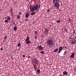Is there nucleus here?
<instances>
[{"mask_svg": "<svg viewBox=\"0 0 76 76\" xmlns=\"http://www.w3.org/2000/svg\"><path fill=\"white\" fill-rule=\"evenodd\" d=\"M29 7V9H30V12H35V11H36L38 9V4H36L35 5H34L33 7L32 5H30Z\"/></svg>", "mask_w": 76, "mask_h": 76, "instance_id": "f257e3e1", "label": "nucleus"}, {"mask_svg": "<svg viewBox=\"0 0 76 76\" xmlns=\"http://www.w3.org/2000/svg\"><path fill=\"white\" fill-rule=\"evenodd\" d=\"M46 42L48 45L47 46H48L49 47H50V46L51 47L50 48L53 47L52 45H53V43L52 39L47 40Z\"/></svg>", "mask_w": 76, "mask_h": 76, "instance_id": "f03ea898", "label": "nucleus"}, {"mask_svg": "<svg viewBox=\"0 0 76 76\" xmlns=\"http://www.w3.org/2000/svg\"><path fill=\"white\" fill-rule=\"evenodd\" d=\"M53 3H55L54 6L56 7H59V6H60L59 0H53Z\"/></svg>", "mask_w": 76, "mask_h": 76, "instance_id": "7ed1b4c3", "label": "nucleus"}, {"mask_svg": "<svg viewBox=\"0 0 76 76\" xmlns=\"http://www.w3.org/2000/svg\"><path fill=\"white\" fill-rule=\"evenodd\" d=\"M30 39H25V42L27 44H31V40H29Z\"/></svg>", "mask_w": 76, "mask_h": 76, "instance_id": "20e7f679", "label": "nucleus"}, {"mask_svg": "<svg viewBox=\"0 0 76 76\" xmlns=\"http://www.w3.org/2000/svg\"><path fill=\"white\" fill-rule=\"evenodd\" d=\"M49 29L48 28H46L45 31H44V34H48L49 33Z\"/></svg>", "mask_w": 76, "mask_h": 76, "instance_id": "39448f33", "label": "nucleus"}, {"mask_svg": "<svg viewBox=\"0 0 76 76\" xmlns=\"http://www.w3.org/2000/svg\"><path fill=\"white\" fill-rule=\"evenodd\" d=\"M58 53H60V52L63 50V48L62 46L61 47H59V48H58Z\"/></svg>", "mask_w": 76, "mask_h": 76, "instance_id": "423d86ee", "label": "nucleus"}, {"mask_svg": "<svg viewBox=\"0 0 76 76\" xmlns=\"http://www.w3.org/2000/svg\"><path fill=\"white\" fill-rule=\"evenodd\" d=\"M32 62L34 63H37L38 62V61L37 59L34 58L32 60Z\"/></svg>", "mask_w": 76, "mask_h": 76, "instance_id": "0eeeda50", "label": "nucleus"}, {"mask_svg": "<svg viewBox=\"0 0 76 76\" xmlns=\"http://www.w3.org/2000/svg\"><path fill=\"white\" fill-rule=\"evenodd\" d=\"M72 42H71V44H74L76 43V39H72Z\"/></svg>", "mask_w": 76, "mask_h": 76, "instance_id": "6e6552de", "label": "nucleus"}, {"mask_svg": "<svg viewBox=\"0 0 76 76\" xmlns=\"http://www.w3.org/2000/svg\"><path fill=\"white\" fill-rule=\"evenodd\" d=\"M67 74H68V73L66 71H64L63 72V75H67Z\"/></svg>", "mask_w": 76, "mask_h": 76, "instance_id": "1a4fd4ad", "label": "nucleus"}, {"mask_svg": "<svg viewBox=\"0 0 76 76\" xmlns=\"http://www.w3.org/2000/svg\"><path fill=\"white\" fill-rule=\"evenodd\" d=\"M74 57H75V53H72L71 56H70V57L74 58Z\"/></svg>", "mask_w": 76, "mask_h": 76, "instance_id": "9d476101", "label": "nucleus"}, {"mask_svg": "<svg viewBox=\"0 0 76 76\" xmlns=\"http://www.w3.org/2000/svg\"><path fill=\"white\" fill-rule=\"evenodd\" d=\"M29 13H27L25 15V17L26 18H28V17H29Z\"/></svg>", "mask_w": 76, "mask_h": 76, "instance_id": "9b49d317", "label": "nucleus"}, {"mask_svg": "<svg viewBox=\"0 0 76 76\" xmlns=\"http://www.w3.org/2000/svg\"><path fill=\"white\" fill-rule=\"evenodd\" d=\"M38 48L39 49H41V50H43V48L41 47V46H38Z\"/></svg>", "mask_w": 76, "mask_h": 76, "instance_id": "f8f14e48", "label": "nucleus"}, {"mask_svg": "<svg viewBox=\"0 0 76 76\" xmlns=\"http://www.w3.org/2000/svg\"><path fill=\"white\" fill-rule=\"evenodd\" d=\"M17 30V26H15L14 28V31H16Z\"/></svg>", "mask_w": 76, "mask_h": 76, "instance_id": "ddd939ff", "label": "nucleus"}, {"mask_svg": "<svg viewBox=\"0 0 76 76\" xmlns=\"http://www.w3.org/2000/svg\"><path fill=\"white\" fill-rule=\"evenodd\" d=\"M67 52L66 51H65L64 53V56H66L67 55Z\"/></svg>", "mask_w": 76, "mask_h": 76, "instance_id": "4468645a", "label": "nucleus"}, {"mask_svg": "<svg viewBox=\"0 0 76 76\" xmlns=\"http://www.w3.org/2000/svg\"><path fill=\"white\" fill-rule=\"evenodd\" d=\"M35 12H33L32 13H31V15H33V16H34V15H35Z\"/></svg>", "mask_w": 76, "mask_h": 76, "instance_id": "2eb2a0df", "label": "nucleus"}, {"mask_svg": "<svg viewBox=\"0 0 76 76\" xmlns=\"http://www.w3.org/2000/svg\"><path fill=\"white\" fill-rule=\"evenodd\" d=\"M37 71L38 73V74H39L41 72L40 71V70H39V69H37Z\"/></svg>", "mask_w": 76, "mask_h": 76, "instance_id": "dca6fc26", "label": "nucleus"}, {"mask_svg": "<svg viewBox=\"0 0 76 76\" xmlns=\"http://www.w3.org/2000/svg\"><path fill=\"white\" fill-rule=\"evenodd\" d=\"M58 50V49L57 48L54 51V52H57Z\"/></svg>", "mask_w": 76, "mask_h": 76, "instance_id": "f3484780", "label": "nucleus"}, {"mask_svg": "<svg viewBox=\"0 0 76 76\" xmlns=\"http://www.w3.org/2000/svg\"><path fill=\"white\" fill-rule=\"evenodd\" d=\"M11 19V18L10 17H7V19L8 20H10L11 19Z\"/></svg>", "mask_w": 76, "mask_h": 76, "instance_id": "a211bd4d", "label": "nucleus"}, {"mask_svg": "<svg viewBox=\"0 0 76 76\" xmlns=\"http://www.w3.org/2000/svg\"><path fill=\"white\" fill-rule=\"evenodd\" d=\"M20 15H17V18L18 19L20 18Z\"/></svg>", "mask_w": 76, "mask_h": 76, "instance_id": "6ab92c4d", "label": "nucleus"}, {"mask_svg": "<svg viewBox=\"0 0 76 76\" xmlns=\"http://www.w3.org/2000/svg\"><path fill=\"white\" fill-rule=\"evenodd\" d=\"M65 31L66 33H67L68 32V31H67V29H65Z\"/></svg>", "mask_w": 76, "mask_h": 76, "instance_id": "aec40b11", "label": "nucleus"}, {"mask_svg": "<svg viewBox=\"0 0 76 76\" xmlns=\"http://www.w3.org/2000/svg\"><path fill=\"white\" fill-rule=\"evenodd\" d=\"M18 47H20V43H18Z\"/></svg>", "mask_w": 76, "mask_h": 76, "instance_id": "412c9836", "label": "nucleus"}, {"mask_svg": "<svg viewBox=\"0 0 76 76\" xmlns=\"http://www.w3.org/2000/svg\"><path fill=\"white\" fill-rule=\"evenodd\" d=\"M56 22H57V23H60V20H57Z\"/></svg>", "mask_w": 76, "mask_h": 76, "instance_id": "4be33fe9", "label": "nucleus"}, {"mask_svg": "<svg viewBox=\"0 0 76 76\" xmlns=\"http://www.w3.org/2000/svg\"><path fill=\"white\" fill-rule=\"evenodd\" d=\"M40 53L41 54H44V52L43 51L40 52Z\"/></svg>", "mask_w": 76, "mask_h": 76, "instance_id": "5701e85b", "label": "nucleus"}, {"mask_svg": "<svg viewBox=\"0 0 76 76\" xmlns=\"http://www.w3.org/2000/svg\"><path fill=\"white\" fill-rule=\"evenodd\" d=\"M26 39H29V36L28 35L27 36Z\"/></svg>", "mask_w": 76, "mask_h": 76, "instance_id": "b1692460", "label": "nucleus"}, {"mask_svg": "<svg viewBox=\"0 0 76 76\" xmlns=\"http://www.w3.org/2000/svg\"><path fill=\"white\" fill-rule=\"evenodd\" d=\"M9 22V21L8 20H5V22Z\"/></svg>", "mask_w": 76, "mask_h": 76, "instance_id": "393cba45", "label": "nucleus"}, {"mask_svg": "<svg viewBox=\"0 0 76 76\" xmlns=\"http://www.w3.org/2000/svg\"><path fill=\"white\" fill-rule=\"evenodd\" d=\"M7 38V36H5V37H4V39H6V38Z\"/></svg>", "mask_w": 76, "mask_h": 76, "instance_id": "a878e982", "label": "nucleus"}, {"mask_svg": "<svg viewBox=\"0 0 76 76\" xmlns=\"http://www.w3.org/2000/svg\"><path fill=\"white\" fill-rule=\"evenodd\" d=\"M50 10L48 9L47 10V12H50Z\"/></svg>", "mask_w": 76, "mask_h": 76, "instance_id": "bb28decb", "label": "nucleus"}, {"mask_svg": "<svg viewBox=\"0 0 76 76\" xmlns=\"http://www.w3.org/2000/svg\"><path fill=\"white\" fill-rule=\"evenodd\" d=\"M37 67L36 66H35V67H34V69H35V70H36L37 69Z\"/></svg>", "mask_w": 76, "mask_h": 76, "instance_id": "cd10ccee", "label": "nucleus"}, {"mask_svg": "<svg viewBox=\"0 0 76 76\" xmlns=\"http://www.w3.org/2000/svg\"><path fill=\"white\" fill-rule=\"evenodd\" d=\"M73 34H76V32L75 31H73Z\"/></svg>", "mask_w": 76, "mask_h": 76, "instance_id": "c85d7f7f", "label": "nucleus"}, {"mask_svg": "<svg viewBox=\"0 0 76 76\" xmlns=\"http://www.w3.org/2000/svg\"><path fill=\"white\" fill-rule=\"evenodd\" d=\"M34 37L35 39H37V36Z\"/></svg>", "mask_w": 76, "mask_h": 76, "instance_id": "c756f323", "label": "nucleus"}, {"mask_svg": "<svg viewBox=\"0 0 76 76\" xmlns=\"http://www.w3.org/2000/svg\"><path fill=\"white\" fill-rule=\"evenodd\" d=\"M18 14H19V15H21V12H19V13Z\"/></svg>", "mask_w": 76, "mask_h": 76, "instance_id": "7c9ffc66", "label": "nucleus"}, {"mask_svg": "<svg viewBox=\"0 0 76 76\" xmlns=\"http://www.w3.org/2000/svg\"><path fill=\"white\" fill-rule=\"evenodd\" d=\"M23 57H25V55H23Z\"/></svg>", "mask_w": 76, "mask_h": 76, "instance_id": "2f4dec72", "label": "nucleus"}, {"mask_svg": "<svg viewBox=\"0 0 76 76\" xmlns=\"http://www.w3.org/2000/svg\"><path fill=\"white\" fill-rule=\"evenodd\" d=\"M27 57L28 58H29L31 57V56H28Z\"/></svg>", "mask_w": 76, "mask_h": 76, "instance_id": "473e14b6", "label": "nucleus"}, {"mask_svg": "<svg viewBox=\"0 0 76 76\" xmlns=\"http://www.w3.org/2000/svg\"><path fill=\"white\" fill-rule=\"evenodd\" d=\"M28 19H27L25 20V21H28Z\"/></svg>", "mask_w": 76, "mask_h": 76, "instance_id": "72a5a7b5", "label": "nucleus"}, {"mask_svg": "<svg viewBox=\"0 0 76 76\" xmlns=\"http://www.w3.org/2000/svg\"><path fill=\"white\" fill-rule=\"evenodd\" d=\"M3 50V48H1V50Z\"/></svg>", "mask_w": 76, "mask_h": 76, "instance_id": "f704fd0d", "label": "nucleus"}, {"mask_svg": "<svg viewBox=\"0 0 76 76\" xmlns=\"http://www.w3.org/2000/svg\"><path fill=\"white\" fill-rule=\"evenodd\" d=\"M34 33H35V34H37V31H35V32H34Z\"/></svg>", "mask_w": 76, "mask_h": 76, "instance_id": "c9c22d12", "label": "nucleus"}, {"mask_svg": "<svg viewBox=\"0 0 76 76\" xmlns=\"http://www.w3.org/2000/svg\"><path fill=\"white\" fill-rule=\"evenodd\" d=\"M34 67H36V65L35 66V65H33Z\"/></svg>", "mask_w": 76, "mask_h": 76, "instance_id": "e433bc0d", "label": "nucleus"}, {"mask_svg": "<svg viewBox=\"0 0 76 76\" xmlns=\"http://www.w3.org/2000/svg\"><path fill=\"white\" fill-rule=\"evenodd\" d=\"M39 8H40V6H39Z\"/></svg>", "mask_w": 76, "mask_h": 76, "instance_id": "4c0bfd02", "label": "nucleus"}, {"mask_svg": "<svg viewBox=\"0 0 76 76\" xmlns=\"http://www.w3.org/2000/svg\"><path fill=\"white\" fill-rule=\"evenodd\" d=\"M14 25H15V23H14Z\"/></svg>", "mask_w": 76, "mask_h": 76, "instance_id": "58836bf2", "label": "nucleus"}, {"mask_svg": "<svg viewBox=\"0 0 76 76\" xmlns=\"http://www.w3.org/2000/svg\"><path fill=\"white\" fill-rule=\"evenodd\" d=\"M61 76H63V75H61Z\"/></svg>", "mask_w": 76, "mask_h": 76, "instance_id": "ea45409f", "label": "nucleus"}, {"mask_svg": "<svg viewBox=\"0 0 76 76\" xmlns=\"http://www.w3.org/2000/svg\"><path fill=\"white\" fill-rule=\"evenodd\" d=\"M59 19V20H60V19Z\"/></svg>", "mask_w": 76, "mask_h": 76, "instance_id": "a19ab883", "label": "nucleus"}, {"mask_svg": "<svg viewBox=\"0 0 76 76\" xmlns=\"http://www.w3.org/2000/svg\"><path fill=\"white\" fill-rule=\"evenodd\" d=\"M6 0V1L7 0Z\"/></svg>", "mask_w": 76, "mask_h": 76, "instance_id": "79ce46f5", "label": "nucleus"}]
</instances>
